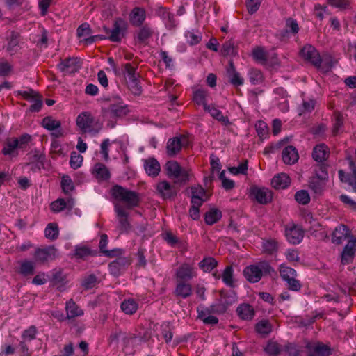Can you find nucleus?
<instances>
[{
	"label": "nucleus",
	"mask_w": 356,
	"mask_h": 356,
	"mask_svg": "<svg viewBox=\"0 0 356 356\" xmlns=\"http://www.w3.org/2000/svg\"><path fill=\"white\" fill-rule=\"evenodd\" d=\"M156 14L164 21L168 29H172L176 26L174 15L165 8H159L156 10Z\"/></svg>",
	"instance_id": "27"
},
{
	"label": "nucleus",
	"mask_w": 356,
	"mask_h": 356,
	"mask_svg": "<svg viewBox=\"0 0 356 356\" xmlns=\"http://www.w3.org/2000/svg\"><path fill=\"white\" fill-rule=\"evenodd\" d=\"M122 310L127 314H133L138 309V303L133 299L124 300L120 305Z\"/></svg>",
	"instance_id": "43"
},
{
	"label": "nucleus",
	"mask_w": 356,
	"mask_h": 356,
	"mask_svg": "<svg viewBox=\"0 0 356 356\" xmlns=\"http://www.w3.org/2000/svg\"><path fill=\"white\" fill-rule=\"evenodd\" d=\"M305 232L301 227L295 224L285 227V236L288 242L293 245L301 243L304 238Z\"/></svg>",
	"instance_id": "9"
},
{
	"label": "nucleus",
	"mask_w": 356,
	"mask_h": 356,
	"mask_svg": "<svg viewBox=\"0 0 356 356\" xmlns=\"http://www.w3.org/2000/svg\"><path fill=\"white\" fill-rule=\"evenodd\" d=\"M166 175L170 179H175V184H185L189 181L188 172L181 168L175 161H168L165 164Z\"/></svg>",
	"instance_id": "3"
},
{
	"label": "nucleus",
	"mask_w": 356,
	"mask_h": 356,
	"mask_svg": "<svg viewBox=\"0 0 356 356\" xmlns=\"http://www.w3.org/2000/svg\"><path fill=\"white\" fill-rule=\"evenodd\" d=\"M221 51L224 56L235 55L236 51L235 50L234 41L232 40L226 41L222 44Z\"/></svg>",
	"instance_id": "64"
},
{
	"label": "nucleus",
	"mask_w": 356,
	"mask_h": 356,
	"mask_svg": "<svg viewBox=\"0 0 356 356\" xmlns=\"http://www.w3.org/2000/svg\"><path fill=\"white\" fill-rule=\"evenodd\" d=\"M220 300H222V302L229 307L237 300V295L234 291H227L222 289L219 291Z\"/></svg>",
	"instance_id": "36"
},
{
	"label": "nucleus",
	"mask_w": 356,
	"mask_h": 356,
	"mask_svg": "<svg viewBox=\"0 0 356 356\" xmlns=\"http://www.w3.org/2000/svg\"><path fill=\"white\" fill-rule=\"evenodd\" d=\"M285 31L293 35L297 34L299 31V26L297 21L291 17L287 18L286 20Z\"/></svg>",
	"instance_id": "60"
},
{
	"label": "nucleus",
	"mask_w": 356,
	"mask_h": 356,
	"mask_svg": "<svg viewBox=\"0 0 356 356\" xmlns=\"http://www.w3.org/2000/svg\"><path fill=\"white\" fill-rule=\"evenodd\" d=\"M18 94L22 96L24 99L33 102L29 108L31 112H38L41 109L42 97L38 92L33 89H29L27 91H19Z\"/></svg>",
	"instance_id": "7"
},
{
	"label": "nucleus",
	"mask_w": 356,
	"mask_h": 356,
	"mask_svg": "<svg viewBox=\"0 0 356 356\" xmlns=\"http://www.w3.org/2000/svg\"><path fill=\"white\" fill-rule=\"evenodd\" d=\"M205 111L209 113L211 116L220 122L222 125L228 126L231 124V122L229 121L227 116L223 115L222 113L218 109L215 105L210 104L209 106H205Z\"/></svg>",
	"instance_id": "24"
},
{
	"label": "nucleus",
	"mask_w": 356,
	"mask_h": 356,
	"mask_svg": "<svg viewBox=\"0 0 356 356\" xmlns=\"http://www.w3.org/2000/svg\"><path fill=\"white\" fill-rule=\"evenodd\" d=\"M295 200L301 204H307L310 201V196L305 190H300L296 193Z\"/></svg>",
	"instance_id": "61"
},
{
	"label": "nucleus",
	"mask_w": 356,
	"mask_h": 356,
	"mask_svg": "<svg viewBox=\"0 0 356 356\" xmlns=\"http://www.w3.org/2000/svg\"><path fill=\"white\" fill-rule=\"evenodd\" d=\"M221 278L227 286L230 288H234L236 286L235 279L234 277V268L232 266L229 265L225 267L221 274Z\"/></svg>",
	"instance_id": "34"
},
{
	"label": "nucleus",
	"mask_w": 356,
	"mask_h": 356,
	"mask_svg": "<svg viewBox=\"0 0 356 356\" xmlns=\"http://www.w3.org/2000/svg\"><path fill=\"white\" fill-rule=\"evenodd\" d=\"M76 125L82 134L90 133L97 134L102 129V124L94 118L90 112L81 113L76 118Z\"/></svg>",
	"instance_id": "2"
},
{
	"label": "nucleus",
	"mask_w": 356,
	"mask_h": 356,
	"mask_svg": "<svg viewBox=\"0 0 356 356\" xmlns=\"http://www.w3.org/2000/svg\"><path fill=\"white\" fill-rule=\"evenodd\" d=\"M94 172L96 174V178L99 180L107 181L111 177V173L108 169L102 163H97L95 165Z\"/></svg>",
	"instance_id": "38"
},
{
	"label": "nucleus",
	"mask_w": 356,
	"mask_h": 356,
	"mask_svg": "<svg viewBox=\"0 0 356 356\" xmlns=\"http://www.w3.org/2000/svg\"><path fill=\"white\" fill-rule=\"evenodd\" d=\"M327 165L324 163L318 164L316 165L314 172L315 175L314 177L321 179L322 180L328 181V172Z\"/></svg>",
	"instance_id": "51"
},
{
	"label": "nucleus",
	"mask_w": 356,
	"mask_h": 356,
	"mask_svg": "<svg viewBox=\"0 0 356 356\" xmlns=\"http://www.w3.org/2000/svg\"><path fill=\"white\" fill-rule=\"evenodd\" d=\"M61 187L63 193L68 195L74 190V184L69 176H63L61 180Z\"/></svg>",
	"instance_id": "63"
},
{
	"label": "nucleus",
	"mask_w": 356,
	"mask_h": 356,
	"mask_svg": "<svg viewBox=\"0 0 356 356\" xmlns=\"http://www.w3.org/2000/svg\"><path fill=\"white\" fill-rule=\"evenodd\" d=\"M355 251L356 242L353 240H349L341 254L342 264L346 265L350 264L353 260Z\"/></svg>",
	"instance_id": "18"
},
{
	"label": "nucleus",
	"mask_w": 356,
	"mask_h": 356,
	"mask_svg": "<svg viewBox=\"0 0 356 356\" xmlns=\"http://www.w3.org/2000/svg\"><path fill=\"white\" fill-rule=\"evenodd\" d=\"M305 348L309 353L315 354L317 356H330L332 355L330 347L322 342H307Z\"/></svg>",
	"instance_id": "15"
},
{
	"label": "nucleus",
	"mask_w": 356,
	"mask_h": 356,
	"mask_svg": "<svg viewBox=\"0 0 356 356\" xmlns=\"http://www.w3.org/2000/svg\"><path fill=\"white\" fill-rule=\"evenodd\" d=\"M176 275L179 282L189 281L195 276L193 268L186 264H182L177 269Z\"/></svg>",
	"instance_id": "28"
},
{
	"label": "nucleus",
	"mask_w": 356,
	"mask_h": 356,
	"mask_svg": "<svg viewBox=\"0 0 356 356\" xmlns=\"http://www.w3.org/2000/svg\"><path fill=\"white\" fill-rule=\"evenodd\" d=\"M265 352L270 356H277L281 351L280 345L275 341H269L264 348Z\"/></svg>",
	"instance_id": "58"
},
{
	"label": "nucleus",
	"mask_w": 356,
	"mask_h": 356,
	"mask_svg": "<svg viewBox=\"0 0 356 356\" xmlns=\"http://www.w3.org/2000/svg\"><path fill=\"white\" fill-rule=\"evenodd\" d=\"M16 149H18L17 139H15V138H8L4 143L2 153L4 155H11Z\"/></svg>",
	"instance_id": "49"
},
{
	"label": "nucleus",
	"mask_w": 356,
	"mask_h": 356,
	"mask_svg": "<svg viewBox=\"0 0 356 356\" xmlns=\"http://www.w3.org/2000/svg\"><path fill=\"white\" fill-rule=\"evenodd\" d=\"M182 144L179 137L170 138L167 142L166 150L169 156H175L181 149Z\"/></svg>",
	"instance_id": "31"
},
{
	"label": "nucleus",
	"mask_w": 356,
	"mask_h": 356,
	"mask_svg": "<svg viewBox=\"0 0 356 356\" xmlns=\"http://www.w3.org/2000/svg\"><path fill=\"white\" fill-rule=\"evenodd\" d=\"M291 183V179L285 173H280L273 177L271 181L272 186L275 189L286 188Z\"/></svg>",
	"instance_id": "26"
},
{
	"label": "nucleus",
	"mask_w": 356,
	"mask_h": 356,
	"mask_svg": "<svg viewBox=\"0 0 356 356\" xmlns=\"http://www.w3.org/2000/svg\"><path fill=\"white\" fill-rule=\"evenodd\" d=\"M324 144L317 145L313 149L312 157L317 162H322L327 159L328 152Z\"/></svg>",
	"instance_id": "37"
},
{
	"label": "nucleus",
	"mask_w": 356,
	"mask_h": 356,
	"mask_svg": "<svg viewBox=\"0 0 356 356\" xmlns=\"http://www.w3.org/2000/svg\"><path fill=\"white\" fill-rule=\"evenodd\" d=\"M42 125L49 131H54L61 128V122L56 120L51 116H47L42 119Z\"/></svg>",
	"instance_id": "45"
},
{
	"label": "nucleus",
	"mask_w": 356,
	"mask_h": 356,
	"mask_svg": "<svg viewBox=\"0 0 356 356\" xmlns=\"http://www.w3.org/2000/svg\"><path fill=\"white\" fill-rule=\"evenodd\" d=\"M257 266L259 269L261 270V277L266 275H273V274H276L274 268L266 261L259 262Z\"/></svg>",
	"instance_id": "57"
},
{
	"label": "nucleus",
	"mask_w": 356,
	"mask_h": 356,
	"mask_svg": "<svg viewBox=\"0 0 356 356\" xmlns=\"http://www.w3.org/2000/svg\"><path fill=\"white\" fill-rule=\"evenodd\" d=\"M255 330L259 334L267 335L272 331V325L268 320H261L256 324Z\"/></svg>",
	"instance_id": "52"
},
{
	"label": "nucleus",
	"mask_w": 356,
	"mask_h": 356,
	"mask_svg": "<svg viewBox=\"0 0 356 356\" xmlns=\"http://www.w3.org/2000/svg\"><path fill=\"white\" fill-rule=\"evenodd\" d=\"M44 235L49 240L54 241L57 239L59 235L58 225L55 222L49 223L44 229Z\"/></svg>",
	"instance_id": "42"
},
{
	"label": "nucleus",
	"mask_w": 356,
	"mask_h": 356,
	"mask_svg": "<svg viewBox=\"0 0 356 356\" xmlns=\"http://www.w3.org/2000/svg\"><path fill=\"white\" fill-rule=\"evenodd\" d=\"M228 307L222 302V300H219L218 302L207 307L208 314H222L226 312Z\"/></svg>",
	"instance_id": "53"
},
{
	"label": "nucleus",
	"mask_w": 356,
	"mask_h": 356,
	"mask_svg": "<svg viewBox=\"0 0 356 356\" xmlns=\"http://www.w3.org/2000/svg\"><path fill=\"white\" fill-rule=\"evenodd\" d=\"M111 195L117 201L125 204L123 207L125 208L126 211L138 207L141 201L140 195L138 192L118 184L111 188Z\"/></svg>",
	"instance_id": "1"
},
{
	"label": "nucleus",
	"mask_w": 356,
	"mask_h": 356,
	"mask_svg": "<svg viewBox=\"0 0 356 356\" xmlns=\"http://www.w3.org/2000/svg\"><path fill=\"white\" fill-rule=\"evenodd\" d=\"M67 318L70 319L76 316H81L83 314V312L79 306L72 300H70L67 302L65 306Z\"/></svg>",
	"instance_id": "35"
},
{
	"label": "nucleus",
	"mask_w": 356,
	"mask_h": 356,
	"mask_svg": "<svg viewBox=\"0 0 356 356\" xmlns=\"http://www.w3.org/2000/svg\"><path fill=\"white\" fill-rule=\"evenodd\" d=\"M175 295L177 297L181 298H187L192 294V286L190 284L186 282H177L175 291Z\"/></svg>",
	"instance_id": "30"
},
{
	"label": "nucleus",
	"mask_w": 356,
	"mask_h": 356,
	"mask_svg": "<svg viewBox=\"0 0 356 356\" xmlns=\"http://www.w3.org/2000/svg\"><path fill=\"white\" fill-rule=\"evenodd\" d=\"M280 273L281 277L286 281L291 277H295L296 276V271L289 266H285L284 264H282L280 266Z\"/></svg>",
	"instance_id": "54"
},
{
	"label": "nucleus",
	"mask_w": 356,
	"mask_h": 356,
	"mask_svg": "<svg viewBox=\"0 0 356 356\" xmlns=\"http://www.w3.org/2000/svg\"><path fill=\"white\" fill-rule=\"evenodd\" d=\"M207 92L202 89H197L193 92V101L198 105H202L205 110V106H209V104L206 103V97Z\"/></svg>",
	"instance_id": "48"
},
{
	"label": "nucleus",
	"mask_w": 356,
	"mask_h": 356,
	"mask_svg": "<svg viewBox=\"0 0 356 356\" xmlns=\"http://www.w3.org/2000/svg\"><path fill=\"white\" fill-rule=\"evenodd\" d=\"M145 18L146 13L142 8L135 7L130 13V22L134 26H143Z\"/></svg>",
	"instance_id": "22"
},
{
	"label": "nucleus",
	"mask_w": 356,
	"mask_h": 356,
	"mask_svg": "<svg viewBox=\"0 0 356 356\" xmlns=\"http://www.w3.org/2000/svg\"><path fill=\"white\" fill-rule=\"evenodd\" d=\"M114 211L118 221L117 228L120 233H128L131 229V225L129 220V212L119 203L114 204Z\"/></svg>",
	"instance_id": "5"
},
{
	"label": "nucleus",
	"mask_w": 356,
	"mask_h": 356,
	"mask_svg": "<svg viewBox=\"0 0 356 356\" xmlns=\"http://www.w3.org/2000/svg\"><path fill=\"white\" fill-rule=\"evenodd\" d=\"M176 184H171L166 180L161 181L156 184V191L159 195L163 199H173L177 196L179 188Z\"/></svg>",
	"instance_id": "10"
},
{
	"label": "nucleus",
	"mask_w": 356,
	"mask_h": 356,
	"mask_svg": "<svg viewBox=\"0 0 356 356\" xmlns=\"http://www.w3.org/2000/svg\"><path fill=\"white\" fill-rule=\"evenodd\" d=\"M29 159L31 163H37L43 166L46 159L45 154L38 149L32 150L29 153Z\"/></svg>",
	"instance_id": "46"
},
{
	"label": "nucleus",
	"mask_w": 356,
	"mask_h": 356,
	"mask_svg": "<svg viewBox=\"0 0 356 356\" xmlns=\"http://www.w3.org/2000/svg\"><path fill=\"white\" fill-rule=\"evenodd\" d=\"M349 168L351 174H346L343 170L339 171V177L341 181L347 183L351 186L353 192L356 193V165L355 162L349 159Z\"/></svg>",
	"instance_id": "14"
},
{
	"label": "nucleus",
	"mask_w": 356,
	"mask_h": 356,
	"mask_svg": "<svg viewBox=\"0 0 356 356\" xmlns=\"http://www.w3.org/2000/svg\"><path fill=\"white\" fill-rule=\"evenodd\" d=\"M350 236H351V232L348 226L341 224L332 232V242L334 244L340 245Z\"/></svg>",
	"instance_id": "16"
},
{
	"label": "nucleus",
	"mask_w": 356,
	"mask_h": 356,
	"mask_svg": "<svg viewBox=\"0 0 356 356\" xmlns=\"http://www.w3.org/2000/svg\"><path fill=\"white\" fill-rule=\"evenodd\" d=\"M57 67L62 72L74 74L81 69V62L77 57H68L64 60L60 59Z\"/></svg>",
	"instance_id": "8"
},
{
	"label": "nucleus",
	"mask_w": 356,
	"mask_h": 356,
	"mask_svg": "<svg viewBox=\"0 0 356 356\" xmlns=\"http://www.w3.org/2000/svg\"><path fill=\"white\" fill-rule=\"evenodd\" d=\"M326 183V181L312 176L309 180V187L315 194L321 195L323 193Z\"/></svg>",
	"instance_id": "33"
},
{
	"label": "nucleus",
	"mask_w": 356,
	"mask_h": 356,
	"mask_svg": "<svg viewBox=\"0 0 356 356\" xmlns=\"http://www.w3.org/2000/svg\"><path fill=\"white\" fill-rule=\"evenodd\" d=\"M198 266L204 272L209 273L218 266V261L213 257H205L198 264Z\"/></svg>",
	"instance_id": "41"
},
{
	"label": "nucleus",
	"mask_w": 356,
	"mask_h": 356,
	"mask_svg": "<svg viewBox=\"0 0 356 356\" xmlns=\"http://www.w3.org/2000/svg\"><path fill=\"white\" fill-rule=\"evenodd\" d=\"M35 265L31 261L24 260L21 263L19 273L23 276H29L34 274Z\"/></svg>",
	"instance_id": "47"
},
{
	"label": "nucleus",
	"mask_w": 356,
	"mask_h": 356,
	"mask_svg": "<svg viewBox=\"0 0 356 356\" xmlns=\"http://www.w3.org/2000/svg\"><path fill=\"white\" fill-rule=\"evenodd\" d=\"M248 76L250 81L253 84H259L263 81V75L260 70L252 68L249 71Z\"/></svg>",
	"instance_id": "55"
},
{
	"label": "nucleus",
	"mask_w": 356,
	"mask_h": 356,
	"mask_svg": "<svg viewBox=\"0 0 356 356\" xmlns=\"http://www.w3.org/2000/svg\"><path fill=\"white\" fill-rule=\"evenodd\" d=\"M258 136L261 140L265 139L268 135V127L263 121H258L255 125Z\"/></svg>",
	"instance_id": "56"
},
{
	"label": "nucleus",
	"mask_w": 356,
	"mask_h": 356,
	"mask_svg": "<svg viewBox=\"0 0 356 356\" xmlns=\"http://www.w3.org/2000/svg\"><path fill=\"white\" fill-rule=\"evenodd\" d=\"M56 250L54 247L38 248L35 251L34 257L37 261L44 263L55 258Z\"/></svg>",
	"instance_id": "19"
},
{
	"label": "nucleus",
	"mask_w": 356,
	"mask_h": 356,
	"mask_svg": "<svg viewBox=\"0 0 356 356\" xmlns=\"http://www.w3.org/2000/svg\"><path fill=\"white\" fill-rule=\"evenodd\" d=\"M236 312L240 318L244 321H250L255 315L253 307L247 303L239 305L236 309Z\"/></svg>",
	"instance_id": "25"
},
{
	"label": "nucleus",
	"mask_w": 356,
	"mask_h": 356,
	"mask_svg": "<svg viewBox=\"0 0 356 356\" xmlns=\"http://www.w3.org/2000/svg\"><path fill=\"white\" fill-rule=\"evenodd\" d=\"M300 54L305 60L311 63L316 68H321L322 59L315 47L309 44L305 45L301 49Z\"/></svg>",
	"instance_id": "11"
},
{
	"label": "nucleus",
	"mask_w": 356,
	"mask_h": 356,
	"mask_svg": "<svg viewBox=\"0 0 356 356\" xmlns=\"http://www.w3.org/2000/svg\"><path fill=\"white\" fill-rule=\"evenodd\" d=\"M97 254V250H92L87 245L75 246L74 256L77 259H86L89 257H95Z\"/></svg>",
	"instance_id": "32"
},
{
	"label": "nucleus",
	"mask_w": 356,
	"mask_h": 356,
	"mask_svg": "<svg viewBox=\"0 0 356 356\" xmlns=\"http://www.w3.org/2000/svg\"><path fill=\"white\" fill-rule=\"evenodd\" d=\"M227 74L229 81L234 86H242L244 83L243 79L240 76L239 72L236 70L232 60L229 61V67L227 68Z\"/></svg>",
	"instance_id": "23"
},
{
	"label": "nucleus",
	"mask_w": 356,
	"mask_h": 356,
	"mask_svg": "<svg viewBox=\"0 0 356 356\" xmlns=\"http://www.w3.org/2000/svg\"><path fill=\"white\" fill-rule=\"evenodd\" d=\"M108 236L106 234H103L101 235L100 241L99 243V248L101 253L104 254L106 257H113L116 256L117 254L115 252H119L121 251V250H108L106 249V247L108 244Z\"/></svg>",
	"instance_id": "39"
},
{
	"label": "nucleus",
	"mask_w": 356,
	"mask_h": 356,
	"mask_svg": "<svg viewBox=\"0 0 356 356\" xmlns=\"http://www.w3.org/2000/svg\"><path fill=\"white\" fill-rule=\"evenodd\" d=\"M130 257H119L108 264V270L115 277L120 276L131 264Z\"/></svg>",
	"instance_id": "6"
},
{
	"label": "nucleus",
	"mask_w": 356,
	"mask_h": 356,
	"mask_svg": "<svg viewBox=\"0 0 356 356\" xmlns=\"http://www.w3.org/2000/svg\"><path fill=\"white\" fill-rule=\"evenodd\" d=\"M263 249L264 251L267 254H273L277 252L278 248L277 242L275 240H267L263 243Z\"/></svg>",
	"instance_id": "62"
},
{
	"label": "nucleus",
	"mask_w": 356,
	"mask_h": 356,
	"mask_svg": "<svg viewBox=\"0 0 356 356\" xmlns=\"http://www.w3.org/2000/svg\"><path fill=\"white\" fill-rule=\"evenodd\" d=\"M129 112L127 105L124 104L120 97H117L110 103L104 113L110 118L118 119L126 116Z\"/></svg>",
	"instance_id": "4"
},
{
	"label": "nucleus",
	"mask_w": 356,
	"mask_h": 356,
	"mask_svg": "<svg viewBox=\"0 0 356 356\" xmlns=\"http://www.w3.org/2000/svg\"><path fill=\"white\" fill-rule=\"evenodd\" d=\"M144 168L147 174L152 177H156L161 170L160 164L154 158L145 160Z\"/></svg>",
	"instance_id": "29"
},
{
	"label": "nucleus",
	"mask_w": 356,
	"mask_h": 356,
	"mask_svg": "<svg viewBox=\"0 0 356 356\" xmlns=\"http://www.w3.org/2000/svg\"><path fill=\"white\" fill-rule=\"evenodd\" d=\"M124 21L120 18L117 19L113 23L111 33L107 36L108 39L114 42H120L124 37Z\"/></svg>",
	"instance_id": "17"
},
{
	"label": "nucleus",
	"mask_w": 356,
	"mask_h": 356,
	"mask_svg": "<svg viewBox=\"0 0 356 356\" xmlns=\"http://www.w3.org/2000/svg\"><path fill=\"white\" fill-rule=\"evenodd\" d=\"M243 275L251 283L258 282L262 277L257 264L246 266L243 270Z\"/></svg>",
	"instance_id": "20"
},
{
	"label": "nucleus",
	"mask_w": 356,
	"mask_h": 356,
	"mask_svg": "<svg viewBox=\"0 0 356 356\" xmlns=\"http://www.w3.org/2000/svg\"><path fill=\"white\" fill-rule=\"evenodd\" d=\"M222 218V212L216 209H211L209 211L205 213L204 220L205 223L208 225H212L216 223Z\"/></svg>",
	"instance_id": "40"
},
{
	"label": "nucleus",
	"mask_w": 356,
	"mask_h": 356,
	"mask_svg": "<svg viewBox=\"0 0 356 356\" xmlns=\"http://www.w3.org/2000/svg\"><path fill=\"white\" fill-rule=\"evenodd\" d=\"M250 195L261 204H267L273 200V192L267 188L253 186L250 189Z\"/></svg>",
	"instance_id": "13"
},
{
	"label": "nucleus",
	"mask_w": 356,
	"mask_h": 356,
	"mask_svg": "<svg viewBox=\"0 0 356 356\" xmlns=\"http://www.w3.org/2000/svg\"><path fill=\"white\" fill-rule=\"evenodd\" d=\"M282 156L284 163L287 165L294 164L299 159L296 148L292 145H289L283 149Z\"/></svg>",
	"instance_id": "21"
},
{
	"label": "nucleus",
	"mask_w": 356,
	"mask_h": 356,
	"mask_svg": "<svg viewBox=\"0 0 356 356\" xmlns=\"http://www.w3.org/2000/svg\"><path fill=\"white\" fill-rule=\"evenodd\" d=\"M139 29L136 31L134 34V40L137 44H142L147 46L149 44V40L152 38L154 31L152 27L148 24L139 26Z\"/></svg>",
	"instance_id": "12"
},
{
	"label": "nucleus",
	"mask_w": 356,
	"mask_h": 356,
	"mask_svg": "<svg viewBox=\"0 0 356 356\" xmlns=\"http://www.w3.org/2000/svg\"><path fill=\"white\" fill-rule=\"evenodd\" d=\"M38 329L35 325H31L24 330L22 334V340L29 343L36 338Z\"/></svg>",
	"instance_id": "50"
},
{
	"label": "nucleus",
	"mask_w": 356,
	"mask_h": 356,
	"mask_svg": "<svg viewBox=\"0 0 356 356\" xmlns=\"http://www.w3.org/2000/svg\"><path fill=\"white\" fill-rule=\"evenodd\" d=\"M76 34L79 38H86L90 36V35L92 34V29H91L90 25L88 23L85 22V23L81 24L77 28Z\"/></svg>",
	"instance_id": "59"
},
{
	"label": "nucleus",
	"mask_w": 356,
	"mask_h": 356,
	"mask_svg": "<svg viewBox=\"0 0 356 356\" xmlns=\"http://www.w3.org/2000/svg\"><path fill=\"white\" fill-rule=\"evenodd\" d=\"M19 41V34L17 32L12 31L9 36V41L7 50L12 54L15 53L18 49Z\"/></svg>",
	"instance_id": "44"
}]
</instances>
